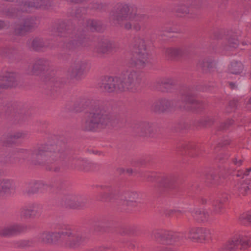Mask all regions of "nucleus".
Segmentation results:
<instances>
[{"label":"nucleus","mask_w":251,"mask_h":251,"mask_svg":"<svg viewBox=\"0 0 251 251\" xmlns=\"http://www.w3.org/2000/svg\"><path fill=\"white\" fill-rule=\"evenodd\" d=\"M141 78L136 72L126 71L120 77H105L101 87L105 92H135L139 88Z\"/></svg>","instance_id":"nucleus-1"},{"label":"nucleus","mask_w":251,"mask_h":251,"mask_svg":"<svg viewBox=\"0 0 251 251\" xmlns=\"http://www.w3.org/2000/svg\"><path fill=\"white\" fill-rule=\"evenodd\" d=\"M40 238L44 243H59L69 248L76 247L85 239L81 232L71 230L61 232H44L41 235Z\"/></svg>","instance_id":"nucleus-2"},{"label":"nucleus","mask_w":251,"mask_h":251,"mask_svg":"<svg viewBox=\"0 0 251 251\" xmlns=\"http://www.w3.org/2000/svg\"><path fill=\"white\" fill-rule=\"evenodd\" d=\"M109 116L105 113L101 105H93L82 123V128L87 131H94L104 127L109 122Z\"/></svg>","instance_id":"nucleus-3"},{"label":"nucleus","mask_w":251,"mask_h":251,"mask_svg":"<svg viewBox=\"0 0 251 251\" xmlns=\"http://www.w3.org/2000/svg\"><path fill=\"white\" fill-rule=\"evenodd\" d=\"M119 9L117 14L114 16V19L117 23L124 24V27L126 29H133L138 30L140 26L136 22L139 17L136 15L137 8L133 6H129L126 4H120L118 6Z\"/></svg>","instance_id":"nucleus-4"},{"label":"nucleus","mask_w":251,"mask_h":251,"mask_svg":"<svg viewBox=\"0 0 251 251\" xmlns=\"http://www.w3.org/2000/svg\"><path fill=\"white\" fill-rule=\"evenodd\" d=\"M136 60H132L131 64L139 67H143L149 62V54L146 51L145 41L143 39H139L135 45Z\"/></svg>","instance_id":"nucleus-5"},{"label":"nucleus","mask_w":251,"mask_h":251,"mask_svg":"<svg viewBox=\"0 0 251 251\" xmlns=\"http://www.w3.org/2000/svg\"><path fill=\"white\" fill-rule=\"evenodd\" d=\"M244 239L243 236L236 235L229 240L225 246L226 251H234L235 250L241 248V247L249 246L251 244L250 239L251 237H246Z\"/></svg>","instance_id":"nucleus-6"},{"label":"nucleus","mask_w":251,"mask_h":251,"mask_svg":"<svg viewBox=\"0 0 251 251\" xmlns=\"http://www.w3.org/2000/svg\"><path fill=\"white\" fill-rule=\"evenodd\" d=\"M188 234L189 238L197 241H208L212 238V232L209 229L193 228L189 230Z\"/></svg>","instance_id":"nucleus-7"},{"label":"nucleus","mask_w":251,"mask_h":251,"mask_svg":"<svg viewBox=\"0 0 251 251\" xmlns=\"http://www.w3.org/2000/svg\"><path fill=\"white\" fill-rule=\"evenodd\" d=\"M40 206L36 203H30L21 209V214L26 218L35 217L40 211Z\"/></svg>","instance_id":"nucleus-8"},{"label":"nucleus","mask_w":251,"mask_h":251,"mask_svg":"<svg viewBox=\"0 0 251 251\" xmlns=\"http://www.w3.org/2000/svg\"><path fill=\"white\" fill-rule=\"evenodd\" d=\"M0 82V93L3 88L14 86L16 84L15 75L13 73H8L6 75L3 76Z\"/></svg>","instance_id":"nucleus-9"},{"label":"nucleus","mask_w":251,"mask_h":251,"mask_svg":"<svg viewBox=\"0 0 251 251\" xmlns=\"http://www.w3.org/2000/svg\"><path fill=\"white\" fill-rule=\"evenodd\" d=\"M135 128L140 135L144 136L152 132L153 126L151 123L143 122L136 125Z\"/></svg>","instance_id":"nucleus-10"},{"label":"nucleus","mask_w":251,"mask_h":251,"mask_svg":"<svg viewBox=\"0 0 251 251\" xmlns=\"http://www.w3.org/2000/svg\"><path fill=\"white\" fill-rule=\"evenodd\" d=\"M244 69V65L241 62L233 60L228 65L227 70L229 73L240 75L243 72Z\"/></svg>","instance_id":"nucleus-11"},{"label":"nucleus","mask_w":251,"mask_h":251,"mask_svg":"<svg viewBox=\"0 0 251 251\" xmlns=\"http://www.w3.org/2000/svg\"><path fill=\"white\" fill-rule=\"evenodd\" d=\"M49 149H50V147L47 146L36 150L33 152L27 151H25L27 157H28L29 155H31L32 158L40 159V158H42L43 156L48 155V150Z\"/></svg>","instance_id":"nucleus-12"},{"label":"nucleus","mask_w":251,"mask_h":251,"mask_svg":"<svg viewBox=\"0 0 251 251\" xmlns=\"http://www.w3.org/2000/svg\"><path fill=\"white\" fill-rule=\"evenodd\" d=\"M86 66L82 62H79L75 64L71 71V75L73 77L79 78L83 74Z\"/></svg>","instance_id":"nucleus-13"},{"label":"nucleus","mask_w":251,"mask_h":251,"mask_svg":"<svg viewBox=\"0 0 251 251\" xmlns=\"http://www.w3.org/2000/svg\"><path fill=\"white\" fill-rule=\"evenodd\" d=\"M125 204L127 205L134 206L138 201L139 195L135 192H128L125 195Z\"/></svg>","instance_id":"nucleus-14"},{"label":"nucleus","mask_w":251,"mask_h":251,"mask_svg":"<svg viewBox=\"0 0 251 251\" xmlns=\"http://www.w3.org/2000/svg\"><path fill=\"white\" fill-rule=\"evenodd\" d=\"M193 217L198 221L204 222L206 221L208 217V213L203 209H196L192 213Z\"/></svg>","instance_id":"nucleus-15"},{"label":"nucleus","mask_w":251,"mask_h":251,"mask_svg":"<svg viewBox=\"0 0 251 251\" xmlns=\"http://www.w3.org/2000/svg\"><path fill=\"white\" fill-rule=\"evenodd\" d=\"M13 186V182L8 179H0V193L9 192Z\"/></svg>","instance_id":"nucleus-16"},{"label":"nucleus","mask_w":251,"mask_h":251,"mask_svg":"<svg viewBox=\"0 0 251 251\" xmlns=\"http://www.w3.org/2000/svg\"><path fill=\"white\" fill-rule=\"evenodd\" d=\"M18 228L19 226L17 225L7 227L3 230L2 234L5 236L12 235L18 231Z\"/></svg>","instance_id":"nucleus-17"},{"label":"nucleus","mask_w":251,"mask_h":251,"mask_svg":"<svg viewBox=\"0 0 251 251\" xmlns=\"http://www.w3.org/2000/svg\"><path fill=\"white\" fill-rule=\"evenodd\" d=\"M181 50L178 48H170L167 49L166 53L170 57H176L181 53Z\"/></svg>","instance_id":"nucleus-18"},{"label":"nucleus","mask_w":251,"mask_h":251,"mask_svg":"<svg viewBox=\"0 0 251 251\" xmlns=\"http://www.w3.org/2000/svg\"><path fill=\"white\" fill-rule=\"evenodd\" d=\"M30 30V26L28 23H25L22 26L17 27L16 29L15 32L18 34H23L26 32L29 31Z\"/></svg>","instance_id":"nucleus-19"},{"label":"nucleus","mask_w":251,"mask_h":251,"mask_svg":"<svg viewBox=\"0 0 251 251\" xmlns=\"http://www.w3.org/2000/svg\"><path fill=\"white\" fill-rule=\"evenodd\" d=\"M227 200V199H225L224 201H217L214 202V210L216 213H219L223 208V203Z\"/></svg>","instance_id":"nucleus-20"},{"label":"nucleus","mask_w":251,"mask_h":251,"mask_svg":"<svg viewBox=\"0 0 251 251\" xmlns=\"http://www.w3.org/2000/svg\"><path fill=\"white\" fill-rule=\"evenodd\" d=\"M241 218L244 221V222L245 224H251V211L244 213Z\"/></svg>","instance_id":"nucleus-21"},{"label":"nucleus","mask_w":251,"mask_h":251,"mask_svg":"<svg viewBox=\"0 0 251 251\" xmlns=\"http://www.w3.org/2000/svg\"><path fill=\"white\" fill-rule=\"evenodd\" d=\"M249 189V187L246 183H241L238 187L239 192L243 195H245L247 194Z\"/></svg>","instance_id":"nucleus-22"},{"label":"nucleus","mask_w":251,"mask_h":251,"mask_svg":"<svg viewBox=\"0 0 251 251\" xmlns=\"http://www.w3.org/2000/svg\"><path fill=\"white\" fill-rule=\"evenodd\" d=\"M32 46L35 50H39L43 47V44L40 40L36 39L32 41Z\"/></svg>","instance_id":"nucleus-23"},{"label":"nucleus","mask_w":251,"mask_h":251,"mask_svg":"<svg viewBox=\"0 0 251 251\" xmlns=\"http://www.w3.org/2000/svg\"><path fill=\"white\" fill-rule=\"evenodd\" d=\"M108 47L107 43H103L101 47L99 49L98 51L101 53H105L109 50Z\"/></svg>","instance_id":"nucleus-24"},{"label":"nucleus","mask_w":251,"mask_h":251,"mask_svg":"<svg viewBox=\"0 0 251 251\" xmlns=\"http://www.w3.org/2000/svg\"><path fill=\"white\" fill-rule=\"evenodd\" d=\"M86 161L83 159L77 160L75 162V167L77 168L78 169H82Z\"/></svg>","instance_id":"nucleus-25"},{"label":"nucleus","mask_w":251,"mask_h":251,"mask_svg":"<svg viewBox=\"0 0 251 251\" xmlns=\"http://www.w3.org/2000/svg\"><path fill=\"white\" fill-rule=\"evenodd\" d=\"M229 46L232 48H236L237 47L239 43L237 40L234 39L233 42L229 41Z\"/></svg>","instance_id":"nucleus-26"},{"label":"nucleus","mask_w":251,"mask_h":251,"mask_svg":"<svg viewBox=\"0 0 251 251\" xmlns=\"http://www.w3.org/2000/svg\"><path fill=\"white\" fill-rule=\"evenodd\" d=\"M185 102L189 103H193L194 102V100L193 98L190 96H187L186 98Z\"/></svg>","instance_id":"nucleus-27"},{"label":"nucleus","mask_w":251,"mask_h":251,"mask_svg":"<svg viewBox=\"0 0 251 251\" xmlns=\"http://www.w3.org/2000/svg\"><path fill=\"white\" fill-rule=\"evenodd\" d=\"M149 176H150V175H149V174H148H148H147L146 175V176H146V177L147 178V179L148 181H152V179L151 178H150Z\"/></svg>","instance_id":"nucleus-28"},{"label":"nucleus","mask_w":251,"mask_h":251,"mask_svg":"<svg viewBox=\"0 0 251 251\" xmlns=\"http://www.w3.org/2000/svg\"><path fill=\"white\" fill-rule=\"evenodd\" d=\"M246 172H247L246 173L245 175L247 176L249 174L250 172H251V168H248L246 170Z\"/></svg>","instance_id":"nucleus-29"},{"label":"nucleus","mask_w":251,"mask_h":251,"mask_svg":"<svg viewBox=\"0 0 251 251\" xmlns=\"http://www.w3.org/2000/svg\"><path fill=\"white\" fill-rule=\"evenodd\" d=\"M4 25V23L2 21H0V29H1L2 27H3Z\"/></svg>","instance_id":"nucleus-30"},{"label":"nucleus","mask_w":251,"mask_h":251,"mask_svg":"<svg viewBox=\"0 0 251 251\" xmlns=\"http://www.w3.org/2000/svg\"><path fill=\"white\" fill-rule=\"evenodd\" d=\"M168 101L166 100H162V104H164L165 103H166L167 104V103H168Z\"/></svg>","instance_id":"nucleus-31"},{"label":"nucleus","mask_w":251,"mask_h":251,"mask_svg":"<svg viewBox=\"0 0 251 251\" xmlns=\"http://www.w3.org/2000/svg\"><path fill=\"white\" fill-rule=\"evenodd\" d=\"M229 85H230V87H231V88H234L235 87V84L232 83H230L229 84Z\"/></svg>","instance_id":"nucleus-32"},{"label":"nucleus","mask_w":251,"mask_h":251,"mask_svg":"<svg viewBox=\"0 0 251 251\" xmlns=\"http://www.w3.org/2000/svg\"><path fill=\"white\" fill-rule=\"evenodd\" d=\"M31 6L38 7H39L40 5H39L38 4H36L35 3H34L33 5L31 4Z\"/></svg>","instance_id":"nucleus-33"},{"label":"nucleus","mask_w":251,"mask_h":251,"mask_svg":"<svg viewBox=\"0 0 251 251\" xmlns=\"http://www.w3.org/2000/svg\"><path fill=\"white\" fill-rule=\"evenodd\" d=\"M77 206H78V204L76 203H75L74 205H72V206L74 207H76Z\"/></svg>","instance_id":"nucleus-34"},{"label":"nucleus","mask_w":251,"mask_h":251,"mask_svg":"<svg viewBox=\"0 0 251 251\" xmlns=\"http://www.w3.org/2000/svg\"><path fill=\"white\" fill-rule=\"evenodd\" d=\"M249 102H250V103L251 104V98H250V99L249 100Z\"/></svg>","instance_id":"nucleus-35"},{"label":"nucleus","mask_w":251,"mask_h":251,"mask_svg":"<svg viewBox=\"0 0 251 251\" xmlns=\"http://www.w3.org/2000/svg\"><path fill=\"white\" fill-rule=\"evenodd\" d=\"M33 1H39V0H33Z\"/></svg>","instance_id":"nucleus-36"},{"label":"nucleus","mask_w":251,"mask_h":251,"mask_svg":"<svg viewBox=\"0 0 251 251\" xmlns=\"http://www.w3.org/2000/svg\"><path fill=\"white\" fill-rule=\"evenodd\" d=\"M241 164V162H240L239 163L238 165H240Z\"/></svg>","instance_id":"nucleus-37"},{"label":"nucleus","mask_w":251,"mask_h":251,"mask_svg":"<svg viewBox=\"0 0 251 251\" xmlns=\"http://www.w3.org/2000/svg\"><path fill=\"white\" fill-rule=\"evenodd\" d=\"M73 200L75 201V198L73 197Z\"/></svg>","instance_id":"nucleus-38"}]
</instances>
